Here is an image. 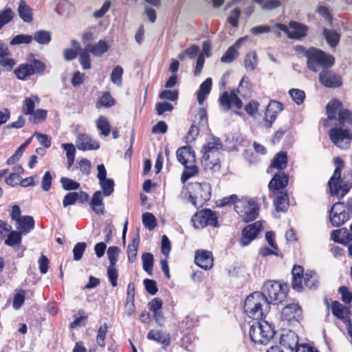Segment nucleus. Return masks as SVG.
Listing matches in <instances>:
<instances>
[{
	"label": "nucleus",
	"instance_id": "79ce46f5",
	"mask_svg": "<svg viewBox=\"0 0 352 352\" xmlns=\"http://www.w3.org/2000/svg\"><path fill=\"white\" fill-rule=\"evenodd\" d=\"M96 127L100 131L102 135L108 136L111 132V125L107 118L104 116H100L96 120Z\"/></svg>",
	"mask_w": 352,
	"mask_h": 352
},
{
	"label": "nucleus",
	"instance_id": "338daca9",
	"mask_svg": "<svg viewBox=\"0 0 352 352\" xmlns=\"http://www.w3.org/2000/svg\"><path fill=\"white\" fill-rule=\"evenodd\" d=\"M107 276L111 285L113 287H116L118 285V273L116 268V265H109L107 268Z\"/></svg>",
	"mask_w": 352,
	"mask_h": 352
},
{
	"label": "nucleus",
	"instance_id": "4468645a",
	"mask_svg": "<svg viewBox=\"0 0 352 352\" xmlns=\"http://www.w3.org/2000/svg\"><path fill=\"white\" fill-rule=\"evenodd\" d=\"M302 318V309L298 304L287 305L282 310L281 319L289 324L298 322Z\"/></svg>",
	"mask_w": 352,
	"mask_h": 352
},
{
	"label": "nucleus",
	"instance_id": "39448f33",
	"mask_svg": "<svg viewBox=\"0 0 352 352\" xmlns=\"http://www.w3.org/2000/svg\"><path fill=\"white\" fill-rule=\"evenodd\" d=\"M275 331L272 326L265 320H260L254 322L250 328L251 340L258 344H267L274 337Z\"/></svg>",
	"mask_w": 352,
	"mask_h": 352
},
{
	"label": "nucleus",
	"instance_id": "a19ab883",
	"mask_svg": "<svg viewBox=\"0 0 352 352\" xmlns=\"http://www.w3.org/2000/svg\"><path fill=\"white\" fill-rule=\"evenodd\" d=\"M32 37L33 40H34L38 44L47 45L52 40V34L49 31L40 30L35 32Z\"/></svg>",
	"mask_w": 352,
	"mask_h": 352
},
{
	"label": "nucleus",
	"instance_id": "052dcab7",
	"mask_svg": "<svg viewBox=\"0 0 352 352\" xmlns=\"http://www.w3.org/2000/svg\"><path fill=\"white\" fill-rule=\"evenodd\" d=\"M87 244L85 242L77 243L73 248V254L74 261H80L86 250Z\"/></svg>",
	"mask_w": 352,
	"mask_h": 352
},
{
	"label": "nucleus",
	"instance_id": "c85d7f7f",
	"mask_svg": "<svg viewBox=\"0 0 352 352\" xmlns=\"http://www.w3.org/2000/svg\"><path fill=\"white\" fill-rule=\"evenodd\" d=\"M212 78H206L199 86L197 92V101L199 104H202L206 96L209 94L212 87Z\"/></svg>",
	"mask_w": 352,
	"mask_h": 352
},
{
	"label": "nucleus",
	"instance_id": "f03ea898",
	"mask_svg": "<svg viewBox=\"0 0 352 352\" xmlns=\"http://www.w3.org/2000/svg\"><path fill=\"white\" fill-rule=\"evenodd\" d=\"M333 163L336 168L328 182V187L331 196L341 199L349 192L351 185L345 182V176L342 178L341 177L343 160L340 157H336L333 159Z\"/></svg>",
	"mask_w": 352,
	"mask_h": 352
},
{
	"label": "nucleus",
	"instance_id": "f257e3e1",
	"mask_svg": "<svg viewBox=\"0 0 352 352\" xmlns=\"http://www.w3.org/2000/svg\"><path fill=\"white\" fill-rule=\"evenodd\" d=\"M270 309L267 297L260 292H253L245 300L244 311L248 317L254 320H262Z\"/></svg>",
	"mask_w": 352,
	"mask_h": 352
},
{
	"label": "nucleus",
	"instance_id": "bb28decb",
	"mask_svg": "<svg viewBox=\"0 0 352 352\" xmlns=\"http://www.w3.org/2000/svg\"><path fill=\"white\" fill-rule=\"evenodd\" d=\"M147 338L164 346H168L170 344V333L162 331L151 330L147 334Z\"/></svg>",
	"mask_w": 352,
	"mask_h": 352
},
{
	"label": "nucleus",
	"instance_id": "4be33fe9",
	"mask_svg": "<svg viewBox=\"0 0 352 352\" xmlns=\"http://www.w3.org/2000/svg\"><path fill=\"white\" fill-rule=\"evenodd\" d=\"M331 311L334 316L341 320L346 322L347 319H350L349 318L350 314V307L343 305L337 300L332 302Z\"/></svg>",
	"mask_w": 352,
	"mask_h": 352
},
{
	"label": "nucleus",
	"instance_id": "6e6552de",
	"mask_svg": "<svg viewBox=\"0 0 352 352\" xmlns=\"http://www.w3.org/2000/svg\"><path fill=\"white\" fill-rule=\"evenodd\" d=\"M234 210L243 221L250 222L258 217L259 207L258 204L252 199H241L236 202Z\"/></svg>",
	"mask_w": 352,
	"mask_h": 352
},
{
	"label": "nucleus",
	"instance_id": "58836bf2",
	"mask_svg": "<svg viewBox=\"0 0 352 352\" xmlns=\"http://www.w3.org/2000/svg\"><path fill=\"white\" fill-rule=\"evenodd\" d=\"M340 109H343L341 101L336 99L330 100L326 107L327 114L329 119H336L337 111H339Z\"/></svg>",
	"mask_w": 352,
	"mask_h": 352
},
{
	"label": "nucleus",
	"instance_id": "72a5a7b5",
	"mask_svg": "<svg viewBox=\"0 0 352 352\" xmlns=\"http://www.w3.org/2000/svg\"><path fill=\"white\" fill-rule=\"evenodd\" d=\"M86 50L94 56L100 57L108 51L109 45L105 41L100 40L97 43L91 45Z\"/></svg>",
	"mask_w": 352,
	"mask_h": 352
},
{
	"label": "nucleus",
	"instance_id": "a878e982",
	"mask_svg": "<svg viewBox=\"0 0 352 352\" xmlns=\"http://www.w3.org/2000/svg\"><path fill=\"white\" fill-rule=\"evenodd\" d=\"M331 239L335 242L346 244L352 241V234L345 228L334 230L331 233Z\"/></svg>",
	"mask_w": 352,
	"mask_h": 352
},
{
	"label": "nucleus",
	"instance_id": "f704fd0d",
	"mask_svg": "<svg viewBox=\"0 0 352 352\" xmlns=\"http://www.w3.org/2000/svg\"><path fill=\"white\" fill-rule=\"evenodd\" d=\"M14 73L18 79L25 80L34 74V71L29 63H24L19 65L14 70Z\"/></svg>",
	"mask_w": 352,
	"mask_h": 352
},
{
	"label": "nucleus",
	"instance_id": "f8f14e48",
	"mask_svg": "<svg viewBox=\"0 0 352 352\" xmlns=\"http://www.w3.org/2000/svg\"><path fill=\"white\" fill-rule=\"evenodd\" d=\"M320 82L327 88H338L342 85V77L332 70L322 69L318 75Z\"/></svg>",
	"mask_w": 352,
	"mask_h": 352
},
{
	"label": "nucleus",
	"instance_id": "bf43d9fd",
	"mask_svg": "<svg viewBox=\"0 0 352 352\" xmlns=\"http://www.w3.org/2000/svg\"><path fill=\"white\" fill-rule=\"evenodd\" d=\"M289 94L292 100L298 105L301 104L305 101V93L302 90L298 89H291L289 91Z\"/></svg>",
	"mask_w": 352,
	"mask_h": 352
},
{
	"label": "nucleus",
	"instance_id": "f3484780",
	"mask_svg": "<svg viewBox=\"0 0 352 352\" xmlns=\"http://www.w3.org/2000/svg\"><path fill=\"white\" fill-rule=\"evenodd\" d=\"M280 344L288 348L292 352H295L296 348L300 344H298V337L296 333L291 330L285 331L280 338Z\"/></svg>",
	"mask_w": 352,
	"mask_h": 352
},
{
	"label": "nucleus",
	"instance_id": "b1692460",
	"mask_svg": "<svg viewBox=\"0 0 352 352\" xmlns=\"http://www.w3.org/2000/svg\"><path fill=\"white\" fill-rule=\"evenodd\" d=\"M206 154L203 155L201 157V164L206 169L210 170H219L220 168V155L221 153H219V155L216 154Z\"/></svg>",
	"mask_w": 352,
	"mask_h": 352
},
{
	"label": "nucleus",
	"instance_id": "dca6fc26",
	"mask_svg": "<svg viewBox=\"0 0 352 352\" xmlns=\"http://www.w3.org/2000/svg\"><path fill=\"white\" fill-rule=\"evenodd\" d=\"M76 147L80 151L98 150L100 143L87 133H79L76 140Z\"/></svg>",
	"mask_w": 352,
	"mask_h": 352
},
{
	"label": "nucleus",
	"instance_id": "393cba45",
	"mask_svg": "<svg viewBox=\"0 0 352 352\" xmlns=\"http://www.w3.org/2000/svg\"><path fill=\"white\" fill-rule=\"evenodd\" d=\"M34 218L31 216L25 215L17 221L15 226L19 232L23 234H27L34 228Z\"/></svg>",
	"mask_w": 352,
	"mask_h": 352
},
{
	"label": "nucleus",
	"instance_id": "5701e85b",
	"mask_svg": "<svg viewBox=\"0 0 352 352\" xmlns=\"http://www.w3.org/2000/svg\"><path fill=\"white\" fill-rule=\"evenodd\" d=\"M190 186L192 189L195 191L197 197H199L201 199L205 201L210 198V186L209 184L206 182H195L190 184Z\"/></svg>",
	"mask_w": 352,
	"mask_h": 352
},
{
	"label": "nucleus",
	"instance_id": "7c9ffc66",
	"mask_svg": "<svg viewBox=\"0 0 352 352\" xmlns=\"http://www.w3.org/2000/svg\"><path fill=\"white\" fill-rule=\"evenodd\" d=\"M140 243V235L137 232L132 238L127 247L128 260L130 263H133L137 256L138 249Z\"/></svg>",
	"mask_w": 352,
	"mask_h": 352
},
{
	"label": "nucleus",
	"instance_id": "423d86ee",
	"mask_svg": "<svg viewBox=\"0 0 352 352\" xmlns=\"http://www.w3.org/2000/svg\"><path fill=\"white\" fill-rule=\"evenodd\" d=\"M287 286L285 283H282L276 280H268L265 283L263 292L269 302V305L278 304L282 302L287 296Z\"/></svg>",
	"mask_w": 352,
	"mask_h": 352
},
{
	"label": "nucleus",
	"instance_id": "ddd939ff",
	"mask_svg": "<svg viewBox=\"0 0 352 352\" xmlns=\"http://www.w3.org/2000/svg\"><path fill=\"white\" fill-rule=\"evenodd\" d=\"M262 228V223L259 221L245 227L239 241L241 246L245 247L249 245L257 236Z\"/></svg>",
	"mask_w": 352,
	"mask_h": 352
},
{
	"label": "nucleus",
	"instance_id": "6ab92c4d",
	"mask_svg": "<svg viewBox=\"0 0 352 352\" xmlns=\"http://www.w3.org/2000/svg\"><path fill=\"white\" fill-rule=\"evenodd\" d=\"M195 263L204 270L210 269L213 265L212 254L210 251H197L195 257Z\"/></svg>",
	"mask_w": 352,
	"mask_h": 352
},
{
	"label": "nucleus",
	"instance_id": "4d7b16f0",
	"mask_svg": "<svg viewBox=\"0 0 352 352\" xmlns=\"http://www.w3.org/2000/svg\"><path fill=\"white\" fill-rule=\"evenodd\" d=\"M238 56V52L235 46H230L221 58V61L225 63H230Z\"/></svg>",
	"mask_w": 352,
	"mask_h": 352
},
{
	"label": "nucleus",
	"instance_id": "680f3d73",
	"mask_svg": "<svg viewBox=\"0 0 352 352\" xmlns=\"http://www.w3.org/2000/svg\"><path fill=\"white\" fill-rule=\"evenodd\" d=\"M26 291L24 289H20L14 296L12 302V307L15 309H19L22 305L24 303L25 298Z\"/></svg>",
	"mask_w": 352,
	"mask_h": 352
},
{
	"label": "nucleus",
	"instance_id": "9d476101",
	"mask_svg": "<svg viewBox=\"0 0 352 352\" xmlns=\"http://www.w3.org/2000/svg\"><path fill=\"white\" fill-rule=\"evenodd\" d=\"M329 213L330 222L334 227L340 226L349 219V214L346 210L344 202L335 203L330 208Z\"/></svg>",
	"mask_w": 352,
	"mask_h": 352
},
{
	"label": "nucleus",
	"instance_id": "412c9836",
	"mask_svg": "<svg viewBox=\"0 0 352 352\" xmlns=\"http://www.w3.org/2000/svg\"><path fill=\"white\" fill-rule=\"evenodd\" d=\"M289 177L287 175L279 172L276 173L268 184L270 190L275 191L283 189L288 184Z\"/></svg>",
	"mask_w": 352,
	"mask_h": 352
},
{
	"label": "nucleus",
	"instance_id": "3c124183",
	"mask_svg": "<svg viewBox=\"0 0 352 352\" xmlns=\"http://www.w3.org/2000/svg\"><path fill=\"white\" fill-rule=\"evenodd\" d=\"M199 47L198 45H192L190 47L186 49L184 51L181 52L178 55V58L180 60H183L186 57H188L190 59L194 58L199 53Z\"/></svg>",
	"mask_w": 352,
	"mask_h": 352
},
{
	"label": "nucleus",
	"instance_id": "1a4fd4ad",
	"mask_svg": "<svg viewBox=\"0 0 352 352\" xmlns=\"http://www.w3.org/2000/svg\"><path fill=\"white\" fill-rule=\"evenodd\" d=\"M191 221L195 228L219 226L217 213L210 209H203L197 212L192 216Z\"/></svg>",
	"mask_w": 352,
	"mask_h": 352
},
{
	"label": "nucleus",
	"instance_id": "5fc2aeb1",
	"mask_svg": "<svg viewBox=\"0 0 352 352\" xmlns=\"http://www.w3.org/2000/svg\"><path fill=\"white\" fill-rule=\"evenodd\" d=\"M62 147L66 151V155L68 160L69 167H70L74 162L76 148L74 144L70 143L63 144Z\"/></svg>",
	"mask_w": 352,
	"mask_h": 352
},
{
	"label": "nucleus",
	"instance_id": "2f4dec72",
	"mask_svg": "<svg viewBox=\"0 0 352 352\" xmlns=\"http://www.w3.org/2000/svg\"><path fill=\"white\" fill-rule=\"evenodd\" d=\"M17 11L19 16L24 22L30 23L33 21L32 10L27 5L25 0L19 1Z\"/></svg>",
	"mask_w": 352,
	"mask_h": 352
},
{
	"label": "nucleus",
	"instance_id": "c9c22d12",
	"mask_svg": "<svg viewBox=\"0 0 352 352\" xmlns=\"http://www.w3.org/2000/svg\"><path fill=\"white\" fill-rule=\"evenodd\" d=\"M336 120L338 123L335 126L352 127V111L347 109H340Z\"/></svg>",
	"mask_w": 352,
	"mask_h": 352
},
{
	"label": "nucleus",
	"instance_id": "864d4df0",
	"mask_svg": "<svg viewBox=\"0 0 352 352\" xmlns=\"http://www.w3.org/2000/svg\"><path fill=\"white\" fill-rule=\"evenodd\" d=\"M142 223L144 226L150 230L157 226L156 218L151 212H145L142 214Z\"/></svg>",
	"mask_w": 352,
	"mask_h": 352
},
{
	"label": "nucleus",
	"instance_id": "49530a36",
	"mask_svg": "<svg viewBox=\"0 0 352 352\" xmlns=\"http://www.w3.org/2000/svg\"><path fill=\"white\" fill-rule=\"evenodd\" d=\"M14 12L10 8H6L0 12V30L9 23L14 17Z\"/></svg>",
	"mask_w": 352,
	"mask_h": 352
},
{
	"label": "nucleus",
	"instance_id": "aec40b11",
	"mask_svg": "<svg viewBox=\"0 0 352 352\" xmlns=\"http://www.w3.org/2000/svg\"><path fill=\"white\" fill-rule=\"evenodd\" d=\"M103 196L100 190L96 191L89 201V206L92 210L98 215H102L104 213V204Z\"/></svg>",
	"mask_w": 352,
	"mask_h": 352
},
{
	"label": "nucleus",
	"instance_id": "774afa93",
	"mask_svg": "<svg viewBox=\"0 0 352 352\" xmlns=\"http://www.w3.org/2000/svg\"><path fill=\"white\" fill-rule=\"evenodd\" d=\"M338 292L341 295V300L346 304H349L352 300V293L346 286H341L338 289Z\"/></svg>",
	"mask_w": 352,
	"mask_h": 352
},
{
	"label": "nucleus",
	"instance_id": "a211bd4d",
	"mask_svg": "<svg viewBox=\"0 0 352 352\" xmlns=\"http://www.w3.org/2000/svg\"><path fill=\"white\" fill-rule=\"evenodd\" d=\"M223 148V144L221 140L215 136H211L208 138L206 143L204 144L201 148V152L203 155L206 154H216L219 155L220 151Z\"/></svg>",
	"mask_w": 352,
	"mask_h": 352
},
{
	"label": "nucleus",
	"instance_id": "0e129e2a",
	"mask_svg": "<svg viewBox=\"0 0 352 352\" xmlns=\"http://www.w3.org/2000/svg\"><path fill=\"white\" fill-rule=\"evenodd\" d=\"M78 199V193L76 192H70L65 195L63 200V206L67 208L69 206L74 205Z\"/></svg>",
	"mask_w": 352,
	"mask_h": 352
},
{
	"label": "nucleus",
	"instance_id": "473e14b6",
	"mask_svg": "<svg viewBox=\"0 0 352 352\" xmlns=\"http://www.w3.org/2000/svg\"><path fill=\"white\" fill-rule=\"evenodd\" d=\"M244 67L247 72L254 71L258 66V56L255 51H250L244 57Z\"/></svg>",
	"mask_w": 352,
	"mask_h": 352
},
{
	"label": "nucleus",
	"instance_id": "8fccbe9b",
	"mask_svg": "<svg viewBox=\"0 0 352 352\" xmlns=\"http://www.w3.org/2000/svg\"><path fill=\"white\" fill-rule=\"evenodd\" d=\"M142 267L145 272L151 275L153 266V256L149 252H145L142 255Z\"/></svg>",
	"mask_w": 352,
	"mask_h": 352
},
{
	"label": "nucleus",
	"instance_id": "2eb2a0df",
	"mask_svg": "<svg viewBox=\"0 0 352 352\" xmlns=\"http://www.w3.org/2000/svg\"><path fill=\"white\" fill-rule=\"evenodd\" d=\"M283 105L281 102L276 100H270L265 109V117L263 118L265 126L271 127L275 122L277 116L283 111Z\"/></svg>",
	"mask_w": 352,
	"mask_h": 352
},
{
	"label": "nucleus",
	"instance_id": "69168bd1",
	"mask_svg": "<svg viewBox=\"0 0 352 352\" xmlns=\"http://www.w3.org/2000/svg\"><path fill=\"white\" fill-rule=\"evenodd\" d=\"M47 111L45 109H37L34 111L32 118H30V121L32 120L33 123L37 124L45 121L47 118Z\"/></svg>",
	"mask_w": 352,
	"mask_h": 352
},
{
	"label": "nucleus",
	"instance_id": "e2e57ef3",
	"mask_svg": "<svg viewBox=\"0 0 352 352\" xmlns=\"http://www.w3.org/2000/svg\"><path fill=\"white\" fill-rule=\"evenodd\" d=\"M62 187L65 190H78L80 188V184L68 177H62L60 179Z\"/></svg>",
	"mask_w": 352,
	"mask_h": 352
},
{
	"label": "nucleus",
	"instance_id": "20e7f679",
	"mask_svg": "<svg viewBox=\"0 0 352 352\" xmlns=\"http://www.w3.org/2000/svg\"><path fill=\"white\" fill-rule=\"evenodd\" d=\"M176 156L177 160L185 167L181 177L182 182L185 184L191 177L198 173L195 152L190 146H185L177 149Z\"/></svg>",
	"mask_w": 352,
	"mask_h": 352
},
{
	"label": "nucleus",
	"instance_id": "c756f323",
	"mask_svg": "<svg viewBox=\"0 0 352 352\" xmlns=\"http://www.w3.org/2000/svg\"><path fill=\"white\" fill-rule=\"evenodd\" d=\"M41 100L36 95L32 94L30 97L25 98L23 101L22 111L25 115H32L36 104H39Z\"/></svg>",
	"mask_w": 352,
	"mask_h": 352
},
{
	"label": "nucleus",
	"instance_id": "e433bc0d",
	"mask_svg": "<svg viewBox=\"0 0 352 352\" xmlns=\"http://www.w3.org/2000/svg\"><path fill=\"white\" fill-rule=\"evenodd\" d=\"M288 195L287 192H278L274 200V204L276 211H285L289 206Z\"/></svg>",
	"mask_w": 352,
	"mask_h": 352
},
{
	"label": "nucleus",
	"instance_id": "de8ad7c7",
	"mask_svg": "<svg viewBox=\"0 0 352 352\" xmlns=\"http://www.w3.org/2000/svg\"><path fill=\"white\" fill-rule=\"evenodd\" d=\"M232 99V90L230 93L224 91L219 98V102L225 111H228L231 109Z\"/></svg>",
	"mask_w": 352,
	"mask_h": 352
},
{
	"label": "nucleus",
	"instance_id": "ea45409f",
	"mask_svg": "<svg viewBox=\"0 0 352 352\" xmlns=\"http://www.w3.org/2000/svg\"><path fill=\"white\" fill-rule=\"evenodd\" d=\"M303 283L308 289H316L319 284L316 273L311 270H307L303 276Z\"/></svg>",
	"mask_w": 352,
	"mask_h": 352
},
{
	"label": "nucleus",
	"instance_id": "a18cd8bd",
	"mask_svg": "<svg viewBox=\"0 0 352 352\" xmlns=\"http://www.w3.org/2000/svg\"><path fill=\"white\" fill-rule=\"evenodd\" d=\"M99 184L102 188V194L104 197L110 196L114 190V181L108 178L99 182Z\"/></svg>",
	"mask_w": 352,
	"mask_h": 352
},
{
	"label": "nucleus",
	"instance_id": "4c0bfd02",
	"mask_svg": "<svg viewBox=\"0 0 352 352\" xmlns=\"http://www.w3.org/2000/svg\"><path fill=\"white\" fill-rule=\"evenodd\" d=\"M287 165V155L286 152L277 153L272 160L270 168L283 170Z\"/></svg>",
	"mask_w": 352,
	"mask_h": 352
},
{
	"label": "nucleus",
	"instance_id": "9b49d317",
	"mask_svg": "<svg viewBox=\"0 0 352 352\" xmlns=\"http://www.w3.org/2000/svg\"><path fill=\"white\" fill-rule=\"evenodd\" d=\"M274 27L284 32L288 38L292 39H300L305 37L308 30L306 25L296 21H291L289 24V28L292 30V31L285 25L281 23H276Z\"/></svg>",
	"mask_w": 352,
	"mask_h": 352
},
{
	"label": "nucleus",
	"instance_id": "37998d69",
	"mask_svg": "<svg viewBox=\"0 0 352 352\" xmlns=\"http://www.w3.org/2000/svg\"><path fill=\"white\" fill-rule=\"evenodd\" d=\"M323 33L327 42L331 47H334L338 45L340 36L336 31L324 28Z\"/></svg>",
	"mask_w": 352,
	"mask_h": 352
},
{
	"label": "nucleus",
	"instance_id": "c03bdc74",
	"mask_svg": "<svg viewBox=\"0 0 352 352\" xmlns=\"http://www.w3.org/2000/svg\"><path fill=\"white\" fill-rule=\"evenodd\" d=\"M114 104L115 100L109 92H104L96 102V107L97 109H100L101 107L109 108L113 106Z\"/></svg>",
	"mask_w": 352,
	"mask_h": 352
},
{
	"label": "nucleus",
	"instance_id": "0eeeda50",
	"mask_svg": "<svg viewBox=\"0 0 352 352\" xmlns=\"http://www.w3.org/2000/svg\"><path fill=\"white\" fill-rule=\"evenodd\" d=\"M329 136L335 146L346 150L352 142V129L346 126H334L329 130Z\"/></svg>",
	"mask_w": 352,
	"mask_h": 352
},
{
	"label": "nucleus",
	"instance_id": "cd10ccee",
	"mask_svg": "<svg viewBox=\"0 0 352 352\" xmlns=\"http://www.w3.org/2000/svg\"><path fill=\"white\" fill-rule=\"evenodd\" d=\"M23 234L18 230H12L6 236L4 243L14 249L19 248L22 246Z\"/></svg>",
	"mask_w": 352,
	"mask_h": 352
},
{
	"label": "nucleus",
	"instance_id": "603ef678",
	"mask_svg": "<svg viewBox=\"0 0 352 352\" xmlns=\"http://www.w3.org/2000/svg\"><path fill=\"white\" fill-rule=\"evenodd\" d=\"M33 41L32 35L29 34H18L12 38L10 41V45H16L21 44H30Z\"/></svg>",
	"mask_w": 352,
	"mask_h": 352
},
{
	"label": "nucleus",
	"instance_id": "7ed1b4c3",
	"mask_svg": "<svg viewBox=\"0 0 352 352\" xmlns=\"http://www.w3.org/2000/svg\"><path fill=\"white\" fill-rule=\"evenodd\" d=\"M307 68L314 72H317L320 68L325 69L331 67L335 63L334 57L327 54L322 50L310 47L305 52Z\"/></svg>",
	"mask_w": 352,
	"mask_h": 352
},
{
	"label": "nucleus",
	"instance_id": "09e8293b",
	"mask_svg": "<svg viewBox=\"0 0 352 352\" xmlns=\"http://www.w3.org/2000/svg\"><path fill=\"white\" fill-rule=\"evenodd\" d=\"M123 72L124 70L122 67L120 65H116L111 72V80L114 85H117L118 87H121L122 85Z\"/></svg>",
	"mask_w": 352,
	"mask_h": 352
},
{
	"label": "nucleus",
	"instance_id": "13d9d810",
	"mask_svg": "<svg viewBox=\"0 0 352 352\" xmlns=\"http://www.w3.org/2000/svg\"><path fill=\"white\" fill-rule=\"evenodd\" d=\"M79 61L84 69H89L91 68V65L89 52L86 49L80 50Z\"/></svg>",
	"mask_w": 352,
	"mask_h": 352
},
{
	"label": "nucleus",
	"instance_id": "6e6d98bb",
	"mask_svg": "<svg viewBox=\"0 0 352 352\" xmlns=\"http://www.w3.org/2000/svg\"><path fill=\"white\" fill-rule=\"evenodd\" d=\"M108 330V325L107 323H104L98 331L96 336V342L98 345L102 348L105 346V338Z\"/></svg>",
	"mask_w": 352,
	"mask_h": 352
}]
</instances>
